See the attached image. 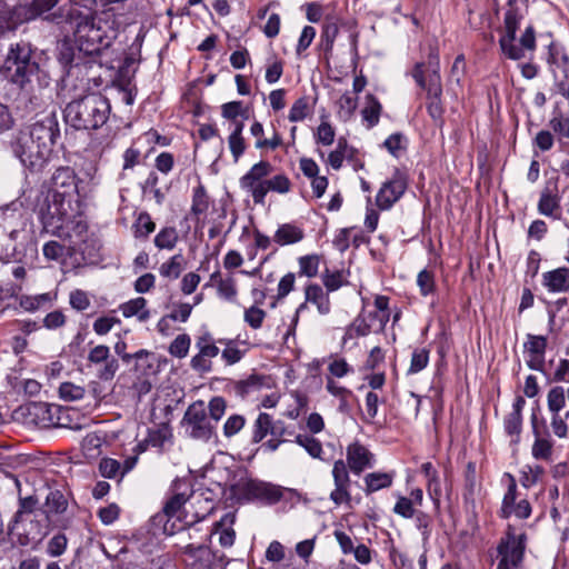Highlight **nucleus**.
I'll list each match as a JSON object with an SVG mask.
<instances>
[{
  "mask_svg": "<svg viewBox=\"0 0 569 569\" xmlns=\"http://www.w3.org/2000/svg\"><path fill=\"white\" fill-rule=\"evenodd\" d=\"M59 136L58 120L50 114L14 134L10 149L26 168L39 171L49 160Z\"/></svg>",
  "mask_w": 569,
  "mask_h": 569,
  "instance_id": "nucleus-1",
  "label": "nucleus"
},
{
  "mask_svg": "<svg viewBox=\"0 0 569 569\" xmlns=\"http://www.w3.org/2000/svg\"><path fill=\"white\" fill-rule=\"evenodd\" d=\"M111 106L104 96L92 92L69 102L64 118L77 130H97L109 119Z\"/></svg>",
  "mask_w": 569,
  "mask_h": 569,
  "instance_id": "nucleus-2",
  "label": "nucleus"
},
{
  "mask_svg": "<svg viewBox=\"0 0 569 569\" xmlns=\"http://www.w3.org/2000/svg\"><path fill=\"white\" fill-rule=\"evenodd\" d=\"M43 219L44 226L52 228V234L70 239L74 244L86 241L88 223L82 214L74 212L71 201L60 199L56 204H49Z\"/></svg>",
  "mask_w": 569,
  "mask_h": 569,
  "instance_id": "nucleus-3",
  "label": "nucleus"
},
{
  "mask_svg": "<svg viewBox=\"0 0 569 569\" xmlns=\"http://www.w3.org/2000/svg\"><path fill=\"white\" fill-rule=\"evenodd\" d=\"M31 48L27 42L11 47L3 63L4 77L22 90L39 72V64L31 60Z\"/></svg>",
  "mask_w": 569,
  "mask_h": 569,
  "instance_id": "nucleus-4",
  "label": "nucleus"
},
{
  "mask_svg": "<svg viewBox=\"0 0 569 569\" xmlns=\"http://www.w3.org/2000/svg\"><path fill=\"white\" fill-rule=\"evenodd\" d=\"M104 38H62L58 43L59 60L66 64L84 61L100 63V52Z\"/></svg>",
  "mask_w": 569,
  "mask_h": 569,
  "instance_id": "nucleus-5",
  "label": "nucleus"
},
{
  "mask_svg": "<svg viewBox=\"0 0 569 569\" xmlns=\"http://www.w3.org/2000/svg\"><path fill=\"white\" fill-rule=\"evenodd\" d=\"M181 425L192 439L207 442L214 436V425L209 419L202 400L194 401L187 408Z\"/></svg>",
  "mask_w": 569,
  "mask_h": 569,
  "instance_id": "nucleus-6",
  "label": "nucleus"
},
{
  "mask_svg": "<svg viewBox=\"0 0 569 569\" xmlns=\"http://www.w3.org/2000/svg\"><path fill=\"white\" fill-rule=\"evenodd\" d=\"M58 0H32L31 7L17 6L6 14L0 16L2 32H13L19 24L36 19L38 16L49 11L57 4Z\"/></svg>",
  "mask_w": 569,
  "mask_h": 569,
  "instance_id": "nucleus-7",
  "label": "nucleus"
},
{
  "mask_svg": "<svg viewBox=\"0 0 569 569\" xmlns=\"http://www.w3.org/2000/svg\"><path fill=\"white\" fill-rule=\"evenodd\" d=\"M272 166L268 161H260L240 178V187L247 191L254 203L263 204L267 196V177L271 173Z\"/></svg>",
  "mask_w": 569,
  "mask_h": 569,
  "instance_id": "nucleus-8",
  "label": "nucleus"
},
{
  "mask_svg": "<svg viewBox=\"0 0 569 569\" xmlns=\"http://www.w3.org/2000/svg\"><path fill=\"white\" fill-rule=\"evenodd\" d=\"M408 188V177L400 169H395L392 177L382 183L376 197V203L381 210L390 209Z\"/></svg>",
  "mask_w": 569,
  "mask_h": 569,
  "instance_id": "nucleus-9",
  "label": "nucleus"
},
{
  "mask_svg": "<svg viewBox=\"0 0 569 569\" xmlns=\"http://www.w3.org/2000/svg\"><path fill=\"white\" fill-rule=\"evenodd\" d=\"M526 536H516L508 532L498 546V553L501 557L497 569H515L522 561L525 552Z\"/></svg>",
  "mask_w": 569,
  "mask_h": 569,
  "instance_id": "nucleus-10",
  "label": "nucleus"
},
{
  "mask_svg": "<svg viewBox=\"0 0 569 569\" xmlns=\"http://www.w3.org/2000/svg\"><path fill=\"white\" fill-rule=\"evenodd\" d=\"M54 188L53 199L50 204H56L63 199L72 202V196L78 193L77 176L70 167L58 168L52 176Z\"/></svg>",
  "mask_w": 569,
  "mask_h": 569,
  "instance_id": "nucleus-11",
  "label": "nucleus"
},
{
  "mask_svg": "<svg viewBox=\"0 0 569 569\" xmlns=\"http://www.w3.org/2000/svg\"><path fill=\"white\" fill-rule=\"evenodd\" d=\"M332 478L335 482V489L330 493V499L338 506L342 503H349L351 501V481L347 465L343 460L339 459L335 461L332 468Z\"/></svg>",
  "mask_w": 569,
  "mask_h": 569,
  "instance_id": "nucleus-12",
  "label": "nucleus"
},
{
  "mask_svg": "<svg viewBox=\"0 0 569 569\" xmlns=\"http://www.w3.org/2000/svg\"><path fill=\"white\" fill-rule=\"evenodd\" d=\"M517 499V483L513 477H510V483L508 486V490L505 493L502 506H501V517L509 518L511 515H515L519 519H527L531 515V506L527 499H521L516 502Z\"/></svg>",
  "mask_w": 569,
  "mask_h": 569,
  "instance_id": "nucleus-13",
  "label": "nucleus"
},
{
  "mask_svg": "<svg viewBox=\"0 0 569 569\" xmlns=\"http://www.w3.org/2000/svg\"><path fill=\"white\" fill-rule=\"evenodd\" d=\"M88 361L93 365L103 363L98 377L104 381L113 379L119 369L118 360L110 356V349L106 345L93 347L88 353Z\"/></svg>",
  "mask_w": 569,
  "mask_h": 569,
  "instance_id": "nucleus-14",
  "label": "nucleus"
},
{
  "mask_svg": "<svg viewBox=\"0 0 569 569\" xmlns=\"http://www.w3.org/2000/svg\"><path fill=\"white\" fill-rule=\"evenodd\" d=\"M143 38H134L122 56V64L119 67V81L130 84L138 64L140 62V52Z\"/></svg>",
  "mask_w": 569,
  "mask_h": 569,
  "instance_id": "nucleus-15",
  "label": "nucleus"
},
{
  "mask_svg": "<svg viewBox=\"0 0 569 569\" xmlns=\"http://www.w3.org/2000/svg\"><path fill=\"white\" fill-rule=\"evenodd\" d=\"M308 303L315 305L320 315H328L330 312L331 303L328 293L319 284L310 283L305 288V302L296 310L295 323H297L300 313L307 309Z\"/></svg>",
  "mask_w": 569,
  "mask_h": 569,
  "instance_id": "nucleus-16",
  "label": "nucleus"
},
{
  "mask_svg": "<svg viewBox=\"0 0 569 569\" xmlns=\"http://www.w3.org/2000/svg\"><path fill=\"white\" fill-rule=\"evenodd\" d=\"M499 43L503 54L512 60L527 58L536 50V38H500Z\"/></svg>",
  "mask_w": 569,
  "mask_h": 569,
  "instance_id": "nucleus-17",
  "label": "nucleus"
},
{
  "mask_svg": "<svg viewBox=\"0 0 569 569\" xmlns=\"http://www.w3.org/2000/svg\"><path fill=\"white\" fill-rule=\"evenodd\" d=\"M34 416L43 428L67 427V411L57 405L36 403L32 406Z\"/></svg>",
  "mask_w": 569,
  "mask_h": 569,
  "instance_id": "nucleus-18",
  "label": "nucleus"
},
{
  "mask_svg": "<svg viewBox=\"0 0 569 569\" xmlns=\"http://www.w3.org/2000/svg\"><path fill=\"white\" fill-rule=\"evenodd\" d=\"M441 94H442V87L440 81V76L438 72H432L428 80L427 86V97H428V103H427V110L429 116L433 120H441L443 114V108L441 104Z\"/></svg>",
  "mask_w": 569,
  "mask_h": 569,
  "instance_id": "nucleus-19",
  "label": "nucleus"
},
{
  "mask_svg": "<svg viewBox=\"0 0 569 569\" xmlns=\"http://www.w3.org/2000/svg\"><path fill=\"white\" fill-rule=\"evenodd\" d=\"M526 400L523 397H516L512 411L509 412L503 421L505 431L508 436L512 437L511 442L518 445L520 441V433L522 430V410L525 408Z\"/></svg>",
  "mask_w": 569,
  "mask_h": 569,
  "instance_id": "nucleus-20",
  "label": "nucleus"
},
{
  "mask_svg": "<svg viewBox=\"0 0 569 569\" xmlns=\"http://www.w3.org/2000/svg\"><path fill=\"white\" fill-rule=\"evenodd\" d=\"M346 455L348 466L356 475H360L365 469L372 466V453L359 442L349 445Z\"/></svg>",
  "mask_w": 569,
  "mask_h": 569,
  "instance_id": "nucleus-21",
  "label": "nucleus"
},
{
  "mask_svg": "<svg viewBox=\"0 0 569 569\" xmlns=\"http://www.w3.org/2000/svg\"><path fill=\"white\" fill-rule=\"evenodd\" d=\"M184 553L192 559L190 562L192 569H213L216 556L204 542L188 543L184 547Z\"/></svg>",
  "mask_w": 569,
  "mask_h": 569,
  "instance_id": "nucleus-22",
  "label": "nucleus"
},
{
  "mask_svg": "<svg viewBox=\"0 0 569 569\" xmlns=\"http://www.w3.org/2000/svg\"><path fill=\"white\" fill-rule=\"evenodd\" d=\"M128 47V43L119 41L118 38H104L100 52V66L113 69L114 62H121Z\"/></svg>",
  "mask_w": 569,
  "mask_h": 569,
  "instance_id": "nucleus-23",
  "label": "nucleus"
},
{
  "mask_svg": "<svg viewBox=\"0 0 569 569\" xmlns=\"http://www.w3.org/2000/svg\"><path fill=\"white\" fill-rule=\"evenodd\" d=\"M69 501L67 496L59 489L50 490L43 505V513L49 522H54L58 516L67 512Z\"/></svg>",
  "mask_w": 569,
  "mask_h": 569,
  "instance_id": "nucleus-24",
  "label": "nucleus"
},
{
  "mask_svg": "<svg viewBox=\"0 0 569 569\" xmlns=\"http://www.w3.org/2000/svg\"><path fill=\"white\" fill-rule=\"evenodd\" d=\"M542 284L550 292L569 291V269L560 267L542 274Z\"/></svg>",
  "mask_w": 569,
  "mask_h": 569,
  "instance_id": "nucleus-25",
  "label": "nucleus"
},
{
  "mask_svg": "<svg viewBox=\"0 0 569 569\" xmlns=\"http://www.w3.org/2000/svg\"><path fill=\"white\" fill-rule=\"evenodd\" d=\"M537 415L531 416L532 433L535 436V442L532 445V456L536 459L549 460L552 455V442L550 439L542 436L539 430Z\"/></svg>",
  "mask_w": 569,
  "mask_h": 569,
  "instance_id": "nucleus-26",
  "label": "nucleus"
},
{
  "mask_svg": "<svg viewBox=\"0 0 569 569\" xmlns=\"http://www.w3.org/2000/svg\"><path fill=\"white\" fill-rule=\"evenodd\" d=\"M537 209L540 214L553 219L561 218L560 197L546 189L541 192Z\"/></svg>",
  "mask_w": 569,
  "mask_h": 569,
  "instance_id": "nucleus-27",
  "label": "nucleus"
},
{
  "mask_svg": "<svg viewBox=\"0 0 569 569\" xmlns=\"http://www.w3.org/2000/svg\"><path fill=\"white\" fill-rule=\"evenodd\" d=\"M210 201L209 196L206 191V188L199 183L194 189L192 193V203L190 208V214L191 217L197 221L200 222L202 219V216H204L209 209Z\"/></svg>",
  "mask_w": 569,
  "mask_h": 569,
  "instance_id": "nucleus-28",
  "label": "nucleus"
},
{
  "mask_svg": "<svg viewBox=\"0 0 569 569\" xmlns=\"http://www.w3.org/2000/svg\"><path fill=\"white\" fill-rule=\"evenodd\" d=\"M134 369L138 373L142 376L156 375L159 366L157 356L154 353L141 349L134 352Z\"/></svg>",
  "mask_w": 569,
  "mask_h": 569,
  "instance_id": "nucleus-29",
  "label": "nucleus"
},
{
  "mask_svg": "<svg viewBox=\"0 0 569 569\" xmlns=\"http://www.w3.org/2000/svg\"><path fill=\"white\" fill-rule=\"evenodd\" d=\"M305 237L303 230L296 224H281L274 233V241L280 246L292 244L301 241Z\"/></svg>",
  "mask_w": 569,
  "mask_h": 569,
  "instance_id": "nucleus-30",
  "label": "nucleus"
},
{
  "mask_svg": "<svg viewBox=\"0 0 569 569\" xmlns=\"http://www.w3.org/2000/svg\"><path fill=\"white\" fill-rule=\"evenodd\" d=\"M146 306L147 300L142 297H139L120 305L119 309L126 318L136 316L138 320L146 321L150 317V312L146 309Z\"/></svg>",
  "mask_w": 569,
  "mask_h": 569,
  "instance_id": "nucleus-31",
  "label": "nucleus"
},
{
  "mask_svg": "<svg viewBox=\"0 0 569 569\" xmlns=\"http://www.w3.org/2000/svg\"><path fill=\"white\" fill-rule=\"evenodd\" d=\"M250 133L254 138H257V141H256L257 149L269 148V149L274 150L282 144V139L279 136V133H277L276 131L273 132V134L270 139H264L263 138V133H264L263 126L259 121H254L251 124Z\"/></svg>",
  "mask_w": 569,
  "mask_h": 569,
  "instance_id": "nucleus-32",
  "label": "nucleus"
},
{
  "mask_svg": "<svg viewBox=\"0 0 569 569\" xmlns=\"http://www.w3.org/2000/svg\"><path fill=\"white\" fill-rule=\"evenodd\" d=\"M549 62L562 70L569 69V42L552 41L549 44Z\"/></svg>",
  "mask_w": 569,
  "mask_h": 569,
  "instance_id": "nucleus-33",
  "label": "nucleus"
},
{
  "mask_svg": "<svg viewBox=\"0 0 569 569\" xmlns=\"http://www.w3.org/2000/svg\"><path fill=\"white\" fill-rule=\"evenodd\" d=\"M236 516L233 513L224 515L220 521L216 522V529L220 530L219 542L222 547H231L234 542L236 532L232 529Z\"/></svg>",
  "mask_w": 569,
  "mask_h": 569,
  "instance_id": "nucleus-34",
  "label": "nucleus"
},
{
  "mask_svg": "<svg viewBox=\"0 0 569 569\" xmlns=\"http://www.w3.org/2000/svg\"><path fill=\"white\" fill-rule=\"evenodd\" d=\"M186 266V259L182 253L172 256L168 261L163 262L159 268V273L169 280H176L180 277Z\"/></svg>",
  "mask_w": 569,
  "mask_h": 569,
  "instance_id": "nucleus-35",
  "label": "nucleus"
},
{
  "mask_svg": "<svg viewBox=\"0 0 569 569\" xmlns=\"http://www.w3.org/2000/svg\"><path fill=\"white\" fill-rule=\"evenodd\" d=\"M273 419L267 412H260L253 423L252 443L261 442L268 435L271 436Z\"/></svg>",
  "mask_w": 569,
  "mask_h": 569,
  "instance_id": "nucleus-36",
  "label": "nucleus"
},
{
  "mask_svg": "<svg viewBox=\"0 0 569 569\" xmlns=\"http://www.w3.org/2000/svg\"><path fill=\"white\" fill-rule=\"evenodd\" d=\"M393 475L389 472H371L365 477L366 493H372L392 485Z\"/></svg>",
  "mask_w": 569,
  "mask_h": 569,
  "instance_id": "nucleus-37",
  "label": "nucleus"
},
{
  "mask_svg": "<svg viewBox=\"0 0 569 569\" xmlns=\"http://www.w3.org/2000/svg\"><path fill=\"white\" fill-rule=\"evenodd\" d=\"M233 124H234V128L228 138V143H229V148L232 153V157H233L234 161L237 162L246 150V142L242 137L243 122L236 121V122H233Z\"/></svg>",
  "mask_w": 569,
  "mask_h": 569,
  "instance_id": "nucleus-38",
  "label": "nucleus"
},
{
  "mask_svg": "<svg viewBox=\"0 0 569 569\" xmlns=\"http://www.w3.org/2000/svg\"><path fill=\"white\" fill-rule=\"evenodd\" d=\"M147 437L152 448L162 451L164 443L172 439V433L167 425H161L156 429H149Z\"/></svg>",
  "mask_w": 569,
  "mask_h": 569,
  "instance_id": "nucleus-39",
  "label": "nucleus"
},
{
  "mask_svg": "<svg viewBox=\"0 0 569 569\" xmlns=\"http://www.w3.org/2000/svg\"><path fill=\"white\" fill-rule=\"evenodd\" d=\"M380 102L371 94L367 97V103L361 111L363 120L368 123V128H372L379 122L381 112Z\"/></svg>",
  "mask_w": 569,
  "mask_h": 569,
  "instance_id": "nucleus-40",
  "label": "nucleus"
},
{
  "mask_svg": "<svg viewBox=\"0 0 569 569\" xmlns=\"http://www.w3.org/2000/svg\"><path fill=\"white\" fill-rule=\"evenodd\" d=\"M298 263H299V276L313 278L318 274V271H319L320 256H318V254L302 256L298 259Z\"/></svg>",
  "mask_w": 569,
  "mask_h": 569,
  "instance_id": "nucleus-41",
  "label": "nucleus"
},
{
  "mask_svg": "<svg viewBox=\"0 0 569 569\" xmlns=\"http://www.w3.org/2000/svg\"><path fill=\"white\" fill-rule=\"evenodd\" d=\"M566 405V391L563 387L556 386L548 391L547 406L551 413H559Z\"/></svg>",
  "mask_w": 569,
  "mask_h": 569,
  "instance_id": "nucleus-42",
  "label": "nucleus"
},
{
  "mask_svg": "<svg viewBox=\"0 0 569 569\" xmlns=\"http://www.w3.org/2000/svg\"><path fill=\"white\" fill-rule=\"evenodd\" d=\"M178 242V232L174 228L168 227L160 230L154 238V244L158 249L171 250Z\"/></svg>",
  "mask_w": 569,
  "mask_h": 569,
  "instance_id": "nucleus-43",
  "label": "nucleus"
},
{
  "mask_svg": "<svg viewBox=\"0 0 569 569\" xmlns=\"http://www.w3.org/2000/svg\"><path fill=\"white\" fill-rule=\"evenodd\" d=\"M295 441L315 459H321L322 445L316 438L308 435H296Z\"/></svg>",
  "mask_w": 569,
  "mask_h": 569,
  "instance_id": "nucleus-44",
  "label": "nucleus"
},
{
  "mask_svg": "<svg viewBox=\"0 0 569 569\" xmlns=\"http://www.w3.org/2000/svg\"><path fill=\"white\" fill-rule=\"evenodd\" d=\"M156 229V223L152 221L148 212L139 213L134 224L133 232L136 238H147Z\"/></svg>",
  "mask_w": 569,
  "mask_h": 569,
  "instance_id": "nucleus-45",
  "label": "nucleus"
},
{
  "mask_svg": "<svg viewBox=\"0 0 569 569\" xmlns=\"http://www.w3.org/2000/svg\"><path fill=\"white\" fill-rule=\"evenodd\" d=\"M218 342L224 346L221 357L227 365H234L241 360L243 352L237 347L233 340L219 339Z\"/></svg>",
  "mask_w": 569,
  "mask_h": 569,
  "instance_id": "nucleus-46",
  "label": "nucleus"
},
{
  "mask_svg": "<svg viewBox=\"0 0 569 569\" xmlns=\"http://www.w3.org/2000/svg\"><path fill=\"white\" fill-rule=\"evenodd\" d=\"M86 389L73 382H62L59 387V396L64 401H76L84 397Z\"/></svg>",
  "mask_w": 569,
  "mask_h": 569,
  "instance_id": "nucleus-47",
  "label": "nucleus"
},
{
  "mask_svg": "<svg viewBox=\"0 0 569 569\" xmlns=\"http://www.w3.org/2000/svg\"><path fill=\"white\" fill-rule=\"evenodd\" d=\"M67 546V536L63 532H58L47 542V553L53 558L60 557L66 551Z\"/></svg>",
  "mask_w": 569,
  "mask_h": 569,
  "instance_id": "nucleus-48",
  "label": "nucleus"
},
{
  "mask_svg": "<svg viewBox=\"0 0 569 569\" xmlns=\"http://www.w3.org/2000/svg\"><path fill=\"white\" fill-rule=\"evenodd\" d=\"M190 495L187 492H177L174 493L164 505L163 512L168 517L178 516L180 509L183 505L189 500Z\"/></svg>",
  "mask_w": 569,
  "mask_h": 569,
  "instance_id": "nucleus-49",
  "label": "nucleus"
},
{
  "mask_svg": "<svg viewBox=\"0 0 569 569\" xmlns=\"http://www.w3.org/2000/svg\"><path fill=\"white\" fill-rule=\"evenodd\" d=\"M99 471L104 478H119L121 480V463L112 458H102L99 462Z\"/></svg>",
  "mask_w": 569,
  "mask_h": 569,
  "instance_id": "nucleus-50",
  "label": "nucleus"
},
{
  "mask_svg": "<svg viewBox=\"0 0 569 569\" xmlns=\"http://www.w3.org/2000/svg\"><path fill=\"white\" fill-rule=\"evenodd\" d=\"M190 343L191 340L187 333L178 335L170 343L169 352L173 357L184 358L189 352Z\"/></svg>",
  "mask_w": 569,
  "mask_h": 569,
  "instance_id": "nucleus-51",
  "label": "nucleus"
},
{
  "mask_svg": "<svg viewBox=\"0 0 569 569\" xmlns=\"http://www.w3.org/2000/svg\"><path fill=\"white\" fill-rule=\"evenodd\" d=\"M310 112V104L307 97H301L295 101L290 111L289 120L291 122L302 121Z\"/></svg>",
  "mask_w": 569,
  "mask_h": 569,
  "instance_id": "nucleus-52",
  "label": "nucleus"
},
{
  "mask_svg": "<svg viewBox=\"0 0 569 569\" xmlns=\"http://www.w3.org/2000/svg\"><path fill=\"white\" fill-rule=\"evenodd\" d=\"M525 352L532 355H545L547 349V338L543 336L527 335V341L523 343Z\"/></svg>",
  "mask_w": 569,
  "mask_h": 569,
  "instance_id": "nucleus-53",
  "label": "nucleus"
},
{
  "mask_svg": "<svg viewBox=\"0 0 569 569\" xmlns=\"http://www.w3.org/2000/svg\"><path fill=\"white\" fill-rule=\"evenodd\" d=\"M248 492L253 495H266L268 498L277 501L281 498V493L278 488L267 486L263 483H256L253 481H249L246 485Z\"/></svg>",
  "mask_w": 569,
  "mask_h": 569,
  "instance_id": "nucleus-54",
  "label": "nucleus"
},
{
  "mask_svg": "<svg viewBox=\"0 0 569 569\" xmlns=\"http://www.w3.org/2000/svg\"><path fill=\"white\" fill-rule=\"evenodd\" d=\"M217 291L220 298L228 301H234L238 293L234 278L232 276H228L224 280H219Z\"/></svg>",
  "mask_w": 569,
  "mask_h": 569,
  "instance_id": "nucleus-55",
  "label": "nucleus"
},
{
  "mask_svg": "<svg viewBox=\"0 0 569 569\" xmlns=\"http://www.w3.org/2000/svg\"><path fill=\"white\" fill-rule=\"evenodd\" d=\"M509 7L505 16V28L507 36H515L522 16L518 9L512 7V0H509Z\"/></svg>",
  "mask_w": 569,
  "mask_h": 569,
  "instance_id": "nucleus-56",
  "label": "nucleus"
},
{
  "mask_svg": "<svg viewBox=\"0 0 569 569\" xmlns=\"http://www.w3.org/2000/svg\"><path fill=\"white\" fill-rule=\"evenodd\" d=\"M417 284L422 296H428L435 291V274L428 269L421 270L417 276Z\"/></svg>",
  "mask_w": 569,
  "mask_h": 569,
  "instance_id": "nucleus-57",
  "label": "nucleus"
},
{
  "mask_svg": "<svg viewBox=\"0 0 569 569\" xmlns=\"http://www.w3.org/2000/svg\"><path fill=\"white\" fill-rule=\"evenodd\" d=\"M429 362V351L425 348L416 349L412 352L410 367L408 369V373H417L427 367Z\"/></svg>",
  "mask_w": 569,
  "mask_h": 569,
  "instance_id": "nucleus-58",
  "label": "nucleus"
},
{
  "mask_svg": "<svg viewBox=\"0 0 569 569\" xmlns=\"http://www.w3.org/2000/svg\"><path fill=\"white\" fill-rule=\"evenodd\" d=\"M206 407L209 419L217 423L226 412L227 402L222 397H213Z\"/></svg>",
  "mask_w": 569,
  "mask_h": 569,
  "instance_id": "nucleus-59",
  "label": "nucleus"
},
{
  "mask_svg": "<svg viewBox=\"0 0 569 569\" xmlns=\"http://www.w3.org/2000/svg\"><path fill=\"white\" fill-rule=\"evenodd\" d=\"M51 297L49 293H42L38 296H23L20 299V306L26 311H36L41 306L50 302Z\"/></svg>",
  "mask_w": 569,
  "mask_h": 569,
  "instance_id": "nucleus-60",
  "label": "nucleus"
},
{
  "mask_svg": "<svg viewBox=\"0 0 569 569\" xmlns=\"http://www.w3.org/2000/svg\"><path fill=\"white\" fill-rule=\"evenodd\" d=\"M267 193L269 191H274L279 193H287L291 189V182L289 178L284 174H277L266 181Z\"/></svg>",
  "mask_w": 569,
  "mask_h": 569,
  "instance_id": "nucleus-61",
  "label": "nucleus"
},
{
  "mask_svg": "<svg viewBox=\"0 0 569 569\" xmlns=\"http://www.w3.org/2000/svg\"><path fill=\"white\" fill-rule=\"evenodd\" d=\"M246 425V418L241 415H231L223 425V435L231 438L239 433Z\"/></svg>",
  "mask_w": 569,
  "mask_h": 569,
  "instance_id": "nucleus-62",
  "label": "nucleus"
},
{
  "mask_svg": "<svg viewBox=\"0 0 569 569\" xmlns=\"http://www.w3.org/2000/svg\"><path fill=\"white\" fill-rule=\"evenodd\" d=\"M338 107H339V111H338L339 117L347 120L353 114V112L357 108V100L351 94L345 93L338 100Z\"/></svg>",
  "mask_w": 569,
  "mask_h": 569,
  "instance_id": "nucleus-63",
  "label": "nucleus"
},
{
  "mask_svg": "<svg viewBox=\"0 0 569 569\" xmlns=\"http://www.w3.org/2000/svg\"><path fill=\"white\" fill-rule=\"evenodd\" d=\"M551 129L559 136V139L569 140V117L562 114L553 117L549 122Z\"/></svg>",
  "mask_w": 569,
  "mask_h": 569,
  "instance_id": "nucleus-64",
  "label": "nucleus"
}]
</instances>
